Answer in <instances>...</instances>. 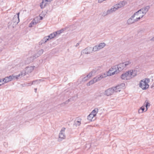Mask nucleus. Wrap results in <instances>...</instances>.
<instances>
[{"label":"nucleus","instance_id":"nucleus-1","mask_svg":"<svg viewBox=\"0 0 154 154\" xmlns=\"http://www.w3.org/2000/svg\"><path fill=\"white\" fill-rule=\"evenodd\" d=\"M22 72H21L19 75L16 76H14L13 75H10L4 78V83H6L11 81L12 80L17 79L19 78H21L23 75Z\"/></svg>","mask_w":154,"mask_h":154},{"label":"nucleus","instance_id":"nucleus-2","mask_svg":"<svg viewBox=\"0 0 154 154\" xmlns=\"http://www.w3.org/2000/svg\"><path fill=\"white\" fill-rule=\"evenodd\" d=\"M149 82V79H143L140 81V87L143 90H146L149 87L148 83Z\"/></svg>","mask_w":154,"mask_h":154},{"label":"nucleus","instance_id":"nucleus-3","mask_svg":"<svg viewBox=\"0 0 154 154\" xmlns=\"http://www.w3.org/2000/svg\"><path fill=\"white\" fill-rule=\"evenodd\" d=\"M118 72V71L117 70L116 67L114 66L110 69L106 73H105L106 77L113 75L115 74H117Z\"/></svg>","mask_w":154,"mask_h":154},{"label":"nucleus","instance_id":"nucleus-4","mask_svg":"<svg viewBox=\"0 0 154 154\" xmlns=\"http://www.w3.org/2000/svg\"><path fill=\"white\" fill-rule=\"evenodd\" d=\"M129 80L136 76L137 74V72L136 70H130L126 72Z\"/></svg>","mask_w":154,"mask_h":154},{"label":"nucleus","instance_id":"nucleus-5","mask_svg":"<svg viewBox=\"0 0 154 154\" xmlns=\"http://www.w3.org/2000/svg\"><path fill=\"white\" fill-rule=\"evenodd\" d=\"M138 21V20L134 14L127 20V23L128 25H130Z\"/></svg>","mask_w":154,"mask_h":154},{"label":"nucleus","instance_id":"nucleus-6","mask_svg":"<svg viewBox=\"0 0 154 154\" xmlns=\"http://www.w3.org/2000/svg\"><path fill=\"white\" fill-rule=\"evenodd\" d=\"M65 129V128H63L60 131L59 133V138L58 139V141H61L65 138L66 136L64 134Z\"/></svg>","mask_w":154,"mask_h":154},{"label":"nucleus","instance_id":"nucleus-7","mask_svg":"<svg viewBox=\"0 0 154 154\" xmlns=\"http://www.w3.org/2000/svg\"><path fill=\"white\" fill-rule=\"evenodd\" d=\"M92 53V47L88 46L85 48L83 49L81 52V54L84 55L89 54Z\"/></svg>","mask_w":154,"mask_h":154},{"label":"nucleus","instance_id":"nucleus-8","mask_svg":"<svg viewBox=\"0 0 154 154\" xmlns=\"http://www.w3.org/2000/svg\"><path fill=\"white\" fill-rule=\"evenodd\" d=\"M43 52L44 50L42 49L39 50L37 53L33 56L32 58V57L30 58V61L33 60L34 59H36L37 58L40 56L43 53Z\"/></svg>","mask_w":154,"mask_h":154},{"label":"nucleus","instance_id":"nucleus-9","mask_svg":"<svg viewBox=\"0 0 154 154\" xmlns=\"http://www.w3.org/2000/svg\"><path fill=\"white\" fill-rule=\"evenodd\" d=\"M20 13H18L16 15H15L13 17L12 20V23L15 25L17 24L19 22V15Z\"/></svg>","mask_w":154,"mask_h":154},{"label":"nucleus","instance_id":"nucleus-10","mask_svg":"<svg viewBox=\"0 0 154 154\" xmlns=\"http://www.w3.org/2000/svg\"><path fill=\"white\" fill-rule=\"evenodd\" d=\"M134 14L138 21L144 16L139 10L135 12Z\"/></svg>","mask_w":154,"mask_h":154},{"label":"nucleus","instance_id":"nucleus-11","mask_svg":"<svg viewBox=\"0 0 154 154\" xmlns=\"http://www.w3.org/2000/svg\"><path fill=\"white\" fill-rule=\"evenodd\" d=\"M106 77L105 73H102L100 75H99L96 77L94 79H95V80L96 82H97L101 80L102 79Z\"/></svg>","mask_w":154,"mask_h":154},{"label":"nucleus","instance_id":"nucleus-12","mask_svg":"<svg viewBox=\"0 0 154 154\" xmlns=\"http://www.w3.org/2000/svg\"><path fill=\"white\" fill-rule=\"evenodd\" d=\"M114 91L112 88H109L105 91V94L107 96H110L114 93Z\"/></svg>","mask_w":154,"mask_h":154},{"label":"nucleus","instance_id":"nucleus-13","mask_svg":"<svg viewBox=\"0 0 154 154\" xmlns=\"http://www.w3.org/2000/svg\"><path fill=\"white\" fill-rule=\"evenodd\" d=\"M125 2L124 1H122L115 5L114 6L117 10L119 8L123 7L125 5Z\"/></svg>","mask_w":154,"mask_h":154},{"label":"nucleus","instance_id":"nucleus-14","mask_svg":"<svg viewBox=\"0 0 154 154\" xmlns=\"http://www.w3.org/2000/svg\"><path fill=\"white\" fill-rule=\"evenodd\" d=\"M53 0H43L42 2L41 3V8H44L47 4L50 3Z\"/></svg>","mask_w":154,"mask_h":154},{"label":"nucleus","instance_id":"nucleus-15","mask_svg":"<svg viewBox=\"0 0 154 154\" xmlns=\"http://www.w3.org/2000/svg\"><path fill=\"white\" fill-rule=\"evenodd\" d=\"M149 8V6H147L140 9L139 10L144 15L148 11Z\"/></svg>","mask_w":154,"mask_h":154},{"label":"nucleus","instance_id":"nucleus-16","mask_svg":"<svg viewBox=\"0 0 154 154\" xmlns=\"http://www.w3.org/2000/svg\"><path fill=\"white\" fill-rule=\"evenodd\" d=\"M34 67V66L26 67L25 69V73H31L33 70Z\"/></svg>","mask_w":154,"mask_h":154},{"label":"nucleus","instance_id":"nucleus-17","mask_svg":"<svg viewBox=\"0 0 154 154\" xmlns=\"http://www.w3.org/2000/svg\"><path fill=\"white\" fill-rule=\"evenodd\" d=\"M131 63V60H129L123 63L125 68H129L130 67Z\"/></svg>","mask_w":154,"mask_h":154},{"label":"nucleus","instance_id":"nucleus-18","mask_svg":"<svg viewBox=\"0 0 154 154\" xmlns=\"http://www.w3.org/2000/svg\"><path fill=\"white\" fill-rule=\"evenodd\" d=\"M125 68L123 63H120L118 64L117 66V69L118 70V72L122 70Z\"/></svg>","mask_w":154,"mask_h":154},{"label":"nucleus","instance_id":"nucleus-19","mask_svg":"<svg viewBox=\"0 0 154 154\" xmlns=\"http://www.w3.org/2000/svg\"><path fill=\"white\" fill-rule=\"evenodd\" d=\"M121 78L123 80H129V78L128 77L126 72L122 74L121 76Z\"/></svg>","mask_w":154,"mask_h":154},{"label":"nucleus","instance_id":"nucleus-20","mask_svg":"<svg viewBox=\"0 0 154 154\" xmlns=\"http://www.w3.org/2000/svg\"><path fill=\"white\" fill-rule=\"evenodd\" d=\"M39 22V17H35L31 22V23L33 25L36 24Z\"/></svg>","mask_w":154,"mask_h":154},{"label":"nucleus","instance_id":"nucleus-21","mask_svg":"<svg viewBox=\"0 0 154 154\" xmlns=\"http://www.w3.org/2000/svg\"><path fill=\"white\" fill-rule=\"evenodd\" d=\"M49 40L48 37L46 36L39 43V44L42 45L43 44L46 43L47 41Z\"/></svg>","mask_w":154,"mask_h":154},{"label":"nucleus","instance_id":"nucleus-22","mask_svg":"<svg viewBox=\"0 0 154 154\" xmlns=\"http://www.w3.org/2000/svg\"><path fill=\"white\" fill-rule=\"evenodd\" d=\"M98 109L97 108H96L92 111L90 114L93 115L94 116H95L98 113Z\"/></svg>","mask_w":154,"mask_h":154},{"label":"nucleus","instance_id":"nucleus-23","mask_svg":"<svg viewBox=\"0 0 154 154\" xmlns=\"http://www.w3.org/2000/svg\"><path fill=\"white\" fill-rule=\"evenodd\" d=\"M101 68L100 67H98L94 69H93L91 72L94 75L98 71V70H100V69Z\"/></svg>","mask_w":154,"mask_h":154},{"label":"nucleus","instance_id":"nucleus-24","mask_svg":"<svg viewBox=\"0 0 154 154\" xmlns=\"http://www.w3.org/2000/svg\"><path fill=\"white\" fill-rule=\"evenodd\" d=\"M95 79H94V78L92 80L90 81L87 84V85L88 86H89L93 84H94L96 82H96Z\"/></svg>","mask_w":154,"mask_h":154},{"label":"nucleus","instance_id":"nucleus-25","mask_svg":"<svg viewBox=\"0 0 154 154\" xmlns=\"http://www.w3.org/2000/svg\"><path fill=\"white\" fill-rule=\"evenodd\" d=\"M13 23L11 22H9L8 23V27L9 29H13L14 27V26L16 25L14 24Z\"/></svg>","mask_w":154,"mask_h":154},{"label":"nucleus","instance_id":"nucleus-26","mask_svg":"<svg viewBox=\"0 0 154 154\" xmlns=\"http://www.w3.org/2000/svg\"><path fill=\"white\" fill-rule=\"evenodd\" d=\"M92 52L100 50V48H99L98 45H96L94 46L93 48H92Z\"/></svg>","mask_w":154,"mask_h":154},{"label":"nucleus","instance_id":"nucleus-27","mask_svg":"<svg viewBox=\"0 0 154 154\" xmlns=\"http://www.w3.org/2000/svg\"><path fill=\"white\" fill-rule=\"evenodd\" d=\"M55 36H56V35H55V34L54 33V32L51 33L50 35H49L48 36H47V37H48V40L51 39L53 38H54Z\"/></svg>","mask_w":154,"mask_h":154},{"label":"nucleus","instance_id":"nucleus-28","mask_svg":"<svg viewBox=\"0 0 154 154\" xmlns=\"http://www.w3.org/2000/svg\"><path fill=\"white\" fill-rule=\"evenodd\" d=\"M125 86V84L123 83L121 84L120 85H118L116 86V88H118V90H121V88H124Z\"/></svg>","mask_w":154,"mask_h":154},{"label":"nucleus","instance_id":"nucleus-29","mask_svg":"<svg viewBox=\"0 0 154 154\" xmlns=\"http://www.w3.org/2000/svg\"><path fill=\"white\" fill-rule=\"evenodd\" d=\"M40 81H42V79H40L39 80H36L32 81V84L30 85H37L40 83Z\"/></svg>","mask_w":154,"mask_h":154},{"label":"nucleus","instance_id":"nucleus-30","mask_svg":"<svg viewBox=\"0 0 154 154\" xmlns=\"http://www.w3.org/2000/svg\"><path fill=\"white\" fill-rule=\"evenodd\" d=\"M106 45V44L104 43H101L99 44L98 46L100 50L102 49Z\"/></svg>","mask_w":154,"mask_h":154},{"label":"nucleus","instance_id":"nucleus-31","mask_svg":"<svg viewBox=\"0 0 154 154\" xmlns=\"http://www.w3.org/2000/svg\"><path fill=\"white\" fill-rule=\"evenodd\" d=\"M95 117L93 115H91V114H90L87 117V119L88 120L91 121L93 120V118Z\"/></svg>","mask_w":154,"mask_h":154},{"label":"nucleus","instance_id":"nucleus-32","mask_svg":"<svg viewBox=\"0 0 154 154\" xmlns=\"http://www.w3.org/2000/svg\"><path fill=\"white\" fill-rule=\"evenodd\" d=\"M145 106H142L141 107H140V109H139L138 110V112L139 113H142L143 112V111L144 110Z\"/></svg>","mask_w":154,"mask_h":154},{"label":"nucleus","instance_id":"nucleus-33","mask_svg":"<svg viewBox=\"0 0 154 154\" xmlns=\"http://www.w3.org/2000/svg\"><path fill=\"white\" fill-rule=\"evenodd\" d=\"M32 57H33V56L30 57L28 58L25 61V63L28 64L30 62H32L33 60L30 61V58Z\"/></svg>","mask_w":154,"mask_h":154},{"label":"nucleus","instance_id":"nucleus-34","mask_svg":"<svg viewBox=\"0 0 154 154\" xmlns=\"http://www.w3.org/2000/svg\"><path fill=\"white\" fill-rule=\"evenodd\" d=\"M80 124H81V121H75L74 122V125H75L76 126H77L80 125Z\"/></svg>","mask_w":154,"mask_h":154},{"label":"nucleus","instance_id":"nucleus-35","mask_svg":"<svg viewBox=\"0 0 154 154\" xmlns=\"http://www.w3.org/2000/svg\"><path fill=\"white\" fill-rule=\"evenodd\" d=\"M145 103H146L145 106L146 108V109L145 111H146L147 110L148 107L150 105L149 103H148V101L147 100H146L145 102Z\"/></svg>","mask_w":154,"mask_h":154},{"label":"nucleus","instance_id":"nucleus-36","mask_svg":"<svg viewBox=\"0 0 154 154\" xmlns=\"http://www.w3.org/2000/svg\"><path fill=\"white\" fill-rule=\"evenodd\" d=\"M62 32V30H59V31H57L56 32H54V33L55 34V35L56 36H57V35H58L60 34V33H61Z\"/></svg>","mask_w":154,"mask_h":154},{"label":"nucleus","instance_id":"nucleus-37","mask_svg":"<svg viewBox=\"0 0 154 154\" xmlns=\"http://www.w3.org/2000/svg\"><path fill=\"white\" fill-rule=\"evenodd\" d=\"M109 10H110V11L112 13V12H114L116 10L114 6L112 8H111L109 9Z\"/></svg>","mask_w":154,"mask_h":154},{"label":"nucleus","instance_id":"nucleus-38","mask_svg":"<svg viewBox=\"0 0 154 154\" xmlns=\"http://www.w3.org/2000/svg\"><path fill=\"white\" fill-rule=\"evenodd\" d=\"M116 88V86L115 87L112 88H113V89L114 90V92H119L120 91V90H118V88Z\"/></svg>","mask_w":154,"mask_h":154},{"label":"nucleus","instance_id":"nucleus-39","mask_svg":"<svg viewBox=\"0 0 154 154\" xmlns=\"http://www.w3.org/2000/svg\"><path fill=\"white\" fill-rule=\"evenodd\" d=\"M87 76L90 79L92 76L94 75L91 72L87 75Z\"/></svg>","mask_w":154,"mask_h":154},{"label":"nucleus","instance_id":"nucleus-40","mask_svg":"<svg viewBox=\"0 0 154 154\" xmlns=\"http://www.w3.org/2000/svg\"><path fill=\"white\" fill-rule=\"evenodd\" d=\"M89 78L87 75L83 79V80L84 81H86L88 80Z\"/></svg>","mask_w":154,"mask_h":154},{"label":"nucleus","instance_id":"nucleus-41","mask_svg":"<svg viewBox=\"0 0 154 154\" xmlns=\"http://www.w3.org/2000/svg\"><path fill=\"white\" fill-rule=\"evenodd\" d=\"M108 15V13H107V11H104L102 14V15L103 16H105L107 15Z\"/></svg>","mask_w":154,"mask_h":154},{"label":"nucleus","instance_id":"nucleus-42","mask_svg":"<svg viewBox=\"0 0 154 154\" xmlns=\"http://www.w3.org/2000/svg\"><path fill=\"white\" fill-rule=\"evenodd\" d=\"M106 11H107V13H108V14H109L112 13L111 12L109 9L107 10Z\"/></svg>","mask_w":154,"mask_h":154},{"label":"nucleus","instance_id":"nucleus-43","mask_svg":"<svg viewBox=\"0 0 154 154\" xmlns=\"http://www.w3.org/2000/svg\"><path fill=\"white\" fill-rule=\"evenodd\" d=\"M4 81H5V80H4V79H1L0 80V83L3 82L2 83H4Z\"/></svg>","mask_w":154,"mask_h":154},{"label":"nucleus","instance_id":"nucleus-44","mask_svg":"<svg viewBox=\"0 0 154 154\" xmlns=\"http://www.w3.org/2000/svg\"><path fill=\"white\" fill-rule=\"evenodd\" d=\"M33 25L32 24V23H30L29 24V27H32L33 26Z\"/></svg>","mask_w":154,"mask_h":154},{"label":"nucleus","instance_id":"nucleus-45","mask_svg":"<svg viewBox=\"0 0 154 154\" xmlns=\"http://www.w3.org/2000/svg\"><path fill=\"white\" fill-rule=\"evenodd\" d=\"M151 88H152L154 89V82L151 86Z\"/></svg>","mask_w":154,"mask_h":154},{"label":"nucleus","instance_id":"nucleus-46","mask_svg":"<svg viewBox=\"0 0 154 154\" xmlns=\"http://www.w3.org/2000/svg\"><path fill=\"white\" fill-rule=\"evenodd\" d=\"M79 45V43H78L76 44V45H75V47H77V46H78Z\"/></svg>","mask_w":154,"mask_h":154},{"label":"nucleus","instance_id":"nucleus-47","mask_svg":"<svg viewBox=\"0 0 154 154\" xmlns=\"http://www.w3.org/2000/svg\"><path fill=\"white\" fill-rule=\"evenodd\" d=\"M151 40L154 41V37L151 39Z\"/></svg>","mask_w":154,"mask_h":154},{"label":"nucleus","instance_id":"nucleus-48","mask_svg":"<svg viewBox=\"0 0 154 154\" xmlns=\"http://www.w3.org/2000/svg\"><path fill=\"white\" fill-rule=\"evenodd\" d=\"M42 19H43V17H42L40 16V20H42Z\"/></svg>","mask_w":154,"mask_h":154},{"label":"nucleus","instance_id":"nucleus-49","mask_svg":"<svg viewBox=\"0 0 154 154\" xmlns=\"http://www.w3.org/2000/svg\"><path fill=\"white\" fill-rule=\"evenodd\" d=\"M35 90V93H36V91H37V88H35L34 89Z\"/></svg>","mask_w":154,"mask_h":154},{"label":"nucleus","instance_id":"nucleus-50","mask_svg":"<svg viewBox=\"0 0 154 154\" xmlns=\"http://www.w3.org/2000/svg\"><path fill=\"white\" fill-rule=\"evenodd\" d=\"M65 104H66V103H62L61 105H65Z\"/></svg>","mask_w":154,"mask_h":154},{"label":"nucleus","instance_id":"nucleus-51","mask_svg":"<svg viewBox=\"0 0 154 154\" xmlns=\"http://www.w3.org/2000/svg\"><path fill=\"white\" fill-rule=\"evenodd\" d=\"M31 84H32V82L31 83L30 82V83H28V84H29L28 85H31Z\"/></svg>","mask_w":154,"mask_h":154},{"label":"nucleus","instance_id":"nucleus-52","mask_svg":"<svg viewBox=\"0 0 154 154\" xmlns=\"http://www.w3.org/2000/svg\"><path fill=\"white\" fill-rule=\"evenodd\" d=\"M4 84V83H2V84H0V86H1V85H2Z\"/></svg>","mask_w":154,"mask_h":154},{"label":"nucleus","instance_id":"nucleus-53","mask_svg":"<svg viewBox=\"0 0 154 154\" xmlns=\"http://www.w3.org/2000/svg\"><path fill=\"white\" fill-rule=\"evenodd\" d=\"M25 75V74L24 73L23 75Z\"/></svg>","mask_w":154,"mask_h":154}]
</instances>
